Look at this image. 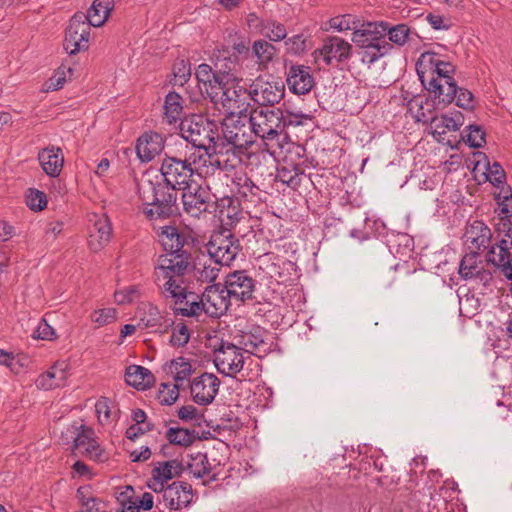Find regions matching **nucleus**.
<instances>
[{
  "mask_svg": "<svg viewBox=\"0 0 512 512\" xmlns=\"http://www.w3.org/2000/svg\"><path fill=\"white\" fill-rule=\"evenodd\" d=\"M420 82L426 91L425 99L422 100L419 95L414 96L408 102V107L409 110H412L413 104L417 106L416 122L432 126L434 122L438 121V116L435 112L447 108L454 102L455 93L458 91V84L456 81H447V83L437 82L434 78L422 79Z\"/></svg>",
  "mask_w": 512,
  "mask_h": 512,
  "instance_id": "obj_1",
  "label": "nucleus"
},
{
  "mask_svg": "<svg viewBox=\"0 0 512 512\" xmlns=\"http://www.w3.org/2000/svg\"><path fill=\"white\" fill-rule=\"evenodd\" d=\"M216 125L200 114L185 116L180 124L179 131L183 139L194 148L203 150L210 159L211 165L220 167V161H212L214 155L223 153V147L219 143L220 137L214 132Z\"/></svg>",
  "mask_w": 512,
  "mask_h": 512,
  "instance_id": "obj_2",
  "label": "nucleus"
},
{
  "mask_svg": "<svg viewBox=\"0 0 512 512\" xmlns=\"http://www.w3.org/2000/svg\"><path fill=\"white\" fill-rule=\"evenodd\" d=\"M149 193L138 190L142 201V212L150 221L167 220L180 215L177 203V188L159 181L148 182Z\"/></svg>",
  "mask_w": 512,
  "mask_h": 512,
  "instance_id": "obj_3",
  "label": "nucleus"
},
{
  "mask_svg": "<svg viewBox=\"0 0 512 512\" xmlns=\"http://www.w3.org/2000/svg\"><path fill=\"white\" fill-rule=\"evenodd\" d=\"M382 26L383 21L366 22L353 31L352 42L364 49L361 58L363 63L373 64L393 49V45L385 39V28Z\"/></svg>",
  "mask_w": 512,
  "mask_h": 512,
  "instance_id": "obj_4",
  "label": "nucleus"
},
{
  "mask_svg": "<svg viewBox=\"0 0 512 512\" xmlns=\"http://www.w3.org/2000/svg\"><path fill=\"white\" fill-rule=\"evenodd\" d=\"M249 122L254 136L264 140L267 146L271 142L280 146V142L285 141L281 108H256L250 113Z\"/></svg>",
  "mask_w": 512,
  "mask_h": 512,
  "instance_id": "obj_5",
  "label": "nucleus"
},
{
  "mask_svg": "<svg viewBox=\"0 0 512 512\" xmlns=\"http://www.w3.org/2000/svg\"><path fill=\"white\" fill-rule=\"evenodd\" d=\"M220 218L222 225L211 234L207 243V251L216 264L228 266L241 252L242 246L231 229L224 226L223 211L220 212Z\"/></svg>",
  "mask_w": 512,
  "mask_h": 512,
  "instance_id": "obj_6",
  "label": "nucleus"
},
{
  "mask_svg": "<svg viewBox=\"0 0 512 512\" xmlns=\"http://www.w3.org/2000/svg\"><path fill=\"white\" fill-rule=\"evenodd\" d=\"M235 112L225 118L222 122V138L219 143L223 147V152H229L231 149L247 148L254 143V133L252 132L251 122L247 123L244 119L246 114H239L238 118L234 117Z\"/></svg>",
  "mask_w": 512,
  "mask_h": 512,
  "instance_id": "obj_7",
  "label": "nucleus"
},
{
  "mask_svg": "<svg viewBox=\"0 0 512 512\" xmlns=\"http://www.w3.org/2000/svg\"><path fill=\"white\" fill-rule=\"evenodd\" d=\"M175 257L174 261H169L166 272V283L163 289L170 297L175 298V305H182L184 299L189 295H194V292L188 291L187 288L182 287L183 281H177L175 278L184 276L191 267L192 252L180 253L172 255Z\"/></svg>",
  "mask_w": 512,
  "mask_h": 512,
  "instance_id": "obj_8",
  "label": "nucleus"
},
{
  "mask_svg": "<svg viewBox=\"0 0 512 512\" xmlns=\"http://www.w3.org/2000/svg\"><path fill=\"white\" fill-rule=\"evenodd\" d=\"M416 72L420 81L434 78L437 82L456 81V66L432 51L421 54L416 62Z\"/></svg>",
  "mask_w": 512,
  "mask_h": 512,
  "instance_id": "obj_9",
  "label": "nucleus"
},
{
  "mask_svg": "<svg viewBox=\"0 0 512 512\" xmlns=\"http://www.w3.org/2000/svg\"><path fill=\"white\" fill-rule=\"evenodd\" d=\"M194 172L189 160L165 154L160 167L163 179L159 182L167 186H174L177 190L182 189L183 186H187L193 181Z\"/></svg>",
  "mask_w": 512,
  "mask_h": 512,
  "instance_id": "obj_10",
  "label": "nucleus"
},
{
  "mask_svg": "<svg viewBox=\"0 0 512 512\" xmlns=\"http://www.w3.org/2000/svg\"><path fill=\"white\" fill-rule=\"evenodd\" d=\"M284 95L285 84L281 79L264 81L259 76L249 85V99L260 106L272 107L278 104Z\"/></svg>",
  "mask_w": 512,
  "mask_h": 512,
  "instance_id": "obj_11",
  "label": "nucleus"
},
{
  "mask_svg": "<svg viewBox=\"0 0 512 512\" xmlns=\"http://www.w3.org/2000/svg\"><path fill=\"white\" fill-rule=\"evenodd\" d=\"M183 209L192 216H199L204 212H209V205L214 203V195L209 187H203L192 181L182 189Z\"/></svg>",
  "mask_w": 512,
  "mask_h": 512,
  "instance_id": "obj_12",
  "label": "nucleus"
},
{
  "mask_svg": "<svg viewBox=\"0 0 512 512\" xmlns=\"http://www.w3.org/2000/svg\"><path fill=\"white\" fill-rule=\"evenodd\" d=\"M243 82L242 78L228 77L225 80V86L220 92V101L222 106L227 109L237 108L239 109L238 114L247 112L249 102L244 97L247 95L249 98V88L241 85Z\"/></svg>",
  "mask_w": 512,
  "mask_h": 512,
  "instance_id": "obj_13",
  "label": "nucleus"
},
{
  "mask_svg": "<svg viewBox=\"0 0 512 512\" xmlns=\"http://www.w3.org/2000/svg\"><path fill=\"white\" fill-rule=\"evenodd\" d=\"M195 77L202 96L208 98L213 104H218L221 89L225 86L223 77L218 76L217 72L206 63L197 67Z\"/></svg>",
  "mask_w": 512,
  "mask_h": 512,
  "instance_id": "obj_14",
  "label": "nucleus"
},
{
  "mask_svg": "<svg viewBox=\"0 0 512 512\" xmlns=\"http://www.w3.org/2000/svg\"><path fill=\"white\" fill-rule=\"evenodd\" d=\"M220 384V379L213 373H202L190 384L192 400L202 406L211 404L219 392Z\"/></svg>",
  "mask_w": 512,
  "mask_h": 512,
  "instance_id": "obj_15",
  "label": "nucleus"
},
{
  "mask_svg": "<svg viewBox=\"0 0 512 512\" xmlns=\"http://www.w3.org/2000/svg\"><path fill=\"white\" fill-rule=\"evenodd\" d=\"M158 236L163 250L169 255L191 252L195 241L190 234L180 232L172 225L161 227Z\"/></svg>",
  "mask_w": 512,
  "mask_h": 512,
  "instance_id": "obj_16",
  "label": "nucleus"
},
{
  "mask_svg": "<svg viewBox=\"0 0 512 512\" xmlns=\"http://www.w3.org/2000/svg\"><path fill=\"white\" fill-rule=\"evenodd\" d=\"M255 283V280L245 270L229 273L224 284L226 296H231L241 302L252 300Z\"/></svg>",
  "mask_w": 512,
  "mask_h": 512,
  "instance_id": "obj_17",
  "label": "nucleus"
},
{
  "mask_svg": "<svg viewBox=\"0 0 512 512\" xmlns=\"http://www.w3.org/2000/svg\"><path fill=\"white\" fill-rule=\"evenodd\" d=\"M310 67L300 64H291L286 72V82L293 94L305 95L315 85Z\"/></svg>",
  "mask_w": 512,
  "mask_h": 512,
  "instance_id": "obj_18",
  "label": "nucleus"
},
{
  "mask_svg": "<svg viewBox=\"0 0 512 512\" xmlns=\"http://www.w3.org/2000/svg\"><path fill=\"white\" fill-rule=\"evenodd\" d=\"M316 53L323 56L326 65H331L333 59L342 63L351 57L352 45L338 36H328L324 40L323 46L315 50L314 54Z\"/></svg>",
  "mask_w": 512,
  "mask_h": 512,
  "instance_id": "obj_19",
  "label": "nucleus"
},
{
  "mask_svg": "<svg viewBox=\"0 0 512 512\" xmlns=\"http://www.w3.org/2000/svg\"><path fill=\"white\" fill-rule=\"evenodd\" d=\"M231 296H226L224 285L214 283L205 288L203 299H205L207 315L210 317H219L230 305Z\"/></svg>",
  "mask_w": 512,
  "mask_h": 512,
  "instance_id": "obj_20",
  "label": "nucleus"
},
{
  "mask_svg": "<svg viewBox=\"0 0 512 512\" xmlns=\"http://www.w3.org/2000/svg\"><path fill=\"white\" fill-rule=\"evenodd\" d=\"M486 261L500 269L501 273L512 282V252L507 239L500 240L491 246L486 254Z\"/></svg>",
  "mask_w": 512,
  "mask_h": 512,
  "instance_id": "obj_21",
  "label": "nucleus"
},
{
  "mask_svg": "<svg viewBox=\"0 0 512 512\" xmlns=\"http://www.w3.org/2000/svg\"><path fill=\"white\" fill-rule=\"evenodd\" d=\"M163 149L162 136L157 132L142 134L136 144V152L141 162H149Z\"/></svg>",
  "mask_w": 512,
  "mask_h": 512,
  "instance_id": "obj_22",
  "label": "nucleus"
},
{
  "mask_svg": "<svg viewBox=\"0 0 512 512\" xmlns=\"http://www.w3.org/2000/svg\"><path fill=\"white\" fill-rule=\"evenodd\" d=\"M125 382L137 390H145L155 384L156 378L148 368L130 365L125 370Z\"/></svg>",
  "mask_w": 512,
  "mask_h": 512,
  "instance_id": "obj_23",
  "label": "nucleus"
},
{
  "mask_svg": "<svg viewBox=\"0 0 512 512\" xmlns=\"http://www.w3.org/2000/svg\"><path fill=\"white\" fill-rule=\"evenodd\" d=\"M435 129L432 131V136L438 141L442 142V135L446 133L445 129L449 131H458L464 124V115L459 110H452L444 113L438 117V121L434 122Z\"/></svg>",
  "mask_w": 512,
  "mask_h": 512,
  "instance_id": "obj_24",
  "label": "nucleus"
},
{
  "mask_svg": "<svg viewBox=\"0 0 512 512\" xmlns=\"http://www.w3.org/2000/svg\"><path fill=\"white\" fill-rule=\"evenodd\" d=\"M43 171L50 177H57L62 169L64 157L60 148H44L38 154Z\"/></svg>",
  "mask_w": 512,
  "mask_h": 512,
  "instance_id": "obj_25",
  "label": "nucleus"
},
{
  "mask_svg": "<svg viewBox=\"0 0 512 512\" xmlns=\"http://www.w3.org/2000/svg\"><path fill=\"white\" fill-rule=\"evenodd\" d=\"M112 235V227L107 219H99L90 229L89 233V247L93 251H99L106 246Z\"/></svg>",
  "mask_w": 512,
  "mask_h": 512,
  "instance_id": "obj_26",
  "label": "nucleus"
},
{
  "mask_svg": "<svg viewBox=\"0 0 512 512\" xmlns=\"http://www.w3.org/2000/svg\"><path fill=\"white\" fill-rule=\"evenodd\" d=\"M163 109V120L170 125L175 124L177 121L181 122V120L185 117L183 98L179 93L175 91H170L165 96Z\"/></svg>",
  "mask_w": 512,
  "mask_h": 512,
  "instance_id": "obj_27",
  "label": "nucleus"
},
{
  "mask_svg": "<svg viewBox=\"0 0 512 512\" xmlns=\"http://www.w3.org/2000/svg\"><path fill=\"white\" fill-rule=\"evenodd\" d=\"M214 70L218 76L226 80L228 77H235L232 72L238 65L239 58L235 53H231L228 49L218 50L214 54Z\"/></svg>",
  "mask_w": 512,
  "mask_h": 512,
  "instance_id": "obj_28",
  "label": "nucleus"
},
{
  "mask_svg": "<svg viewBox=\"0 0 512 512\" xmlns=\"http://www.w3.org/2000/svg\"><path fill=\"white\" fill-rule=\"evenodd\" d=\"M165 436L169 444L185 448L191 446L195 440L202 439L195 430L183 427H170Z\"/></svg>",
  "mask_w": 512,
  "mask_h": 512,
  "instance_id": "obj_29",
  "label": "nucleus"
},
{
  "mask_svg": "<svg viewBox=\"0 0 512 512\" xmlns=\"http://www.w3.org/2000/svg\"><path fill=\"white\" fill-rule=\"evenodd\" d=\"M197 298L198 295L196 293H194V295L187 296V298L184 299L182 303L187 307H174V313L184 317H199L203 312L207 314L208 310H206V304L205 299H203V295L199 300H197Z\"/></svg>",
  "mask_w": 512,
  "mask_h": 512,
  "instance_id": "obj_30",
  "label": "nucleus"
},
{
  "mask_svg": "<svg viewBox=\"0 0 512 512\" xmlns=\"http://www.w3.org/2000/svg\"><path fill=\"white\" fill-rule=\"evenodd\" d=\"M113 7V0H94L91 8L88 11L90 16V24H92L93 27L102 26L108 19Z\"/></svg>",
  "mask_w": 512,
  "mask_h": 512,
  "instance_id": "obj_31",
  "label": "nucleus"
},
{
  "mask_svg": "<svg viewBox=\"0 0 512 512\" xmlns=\"http://www.w3.org/2000/svg\"><path fill=\"white\" fill-rule=\"evenodd\" d=\"M137 315L140 320L139 325L142 324L145 328L162 326V319H164V316L161 315L157 306L151 303H146L139 307Z\"/></svg>",
  "mask_w": 512,
  "mask_h": 512,
  "instance_id": "obj_32",
  "label": "nucleus"
},
{
  "mask_svg": "<svg viewBox=\"0 0 512 512\" xmlns=\"http://www.w3.org/2000/svg\"><path fill=\"white\" fill-rule=\"evenodd\" d=\"M259 27L260 33L271 42H280L287 37L286 27L276 20L268 19L261 21Z\"/></svg>",
  "mask_w": 512,
  "mask_h": 512,
  "instance_id": "obj_33",
  "label": "nucleus"
},
{
  "mask_svg": "<svg viewBox=\"0 0 512 512\" xmlns=\"http://www.w3.org/2000/svg\"><path fill=\"white\" fill-rule=\"evenodd\" d=\"M382 28H385V37L388 36L389 41L398 46H403L412 33L408 25L403 23L391 26L390 23L383 21Z\"/></svg>",
  "mask_w": 512,
  "mask_h": 512,
  "instance_id": "obj_34",
  "label": "nucleus"
},
{
  "mask_svg": "<svg viewBox=\"0 0 512 512\" xmlns=\"http://www.w3.org/2000/svg\"><path fill=\"white\" fill-rule=\"evenodd\" d=\"M166 366L169 367L171 373H174L175 384L188 379L193 372L190 361L184 357L172 359L169 363H166Z\"/></svg>",
  "mask_w": 512,
  "mask_h": 512,
  "instance_id": "obj_35",
  "label": "nucleus"
},
{
  "mask_svg": "<svg viewBox=\"0 0 512 512\" xmlns=\"http://www.w3.org/2000/svg\"><path fill=\"white\" fill-rule=\"evenodd\" d=\"M276 53V47L264 39L256 40L252 45V54L257 57L259 63L261 64H267L271 62Z\"/></svg>",
  "mask_w": 512,
  "mask_h": 512,
  "instance_id": "obj_36",
  "label": "nucleus"
},
{
  "mask_svg": "<svg viewBox=\"0 0 512 512\" xmlns=\"http://www.w3.org/2000/svg\"><path fill=\"white\" fill-rule=\"evenodd\" d=\"M468 133H461V140L471 148H481L486 144V133L480 125L467 126Z\"/></svg>",
  "mask_w": 512,
  "mask_h": 512,
  "instance_id": "obj_37",
  "label": "nucleus"
},
{
  "mask_svg": "<svg viewBox=\"0 0 512 512\" xmlns=\"http://www.w3.org/2000/svg\"><path fill=\"white\" fill-rule=\"evenodd\" d=\"M190 457L193 462L188 463L186 469L189 470L195 478H203L211 472L212 467L206 453L198 452L195 456L190 455Z\"/></svg>",
  "mask_w": 512,
  "mask_h": 512,
  "instance_id": "obj_38",
  "label": "nucleus"
},
{
  "mask_svg": "<svg viewBox=\"0 0 512 512\" xmlns=\"http://www.w3.org/2000/svg\"><path fill=\"white\" fill-rule=\"evenodd\" d=\"M310 119L311 116L303 112H293L289 109H282V122H284V140L289 138V128L301 126Z\"/></svg>",
  "mask_w": 512,
  "mask_h": 512,
  "instance_id": "obj_39",
  "label": "nucleus"
},
{
  "mask_svg": "<svg viewBox=\"0 0 512 512\" xmlns=\"http://www.w3.org/2000/svg\"><path fill=\"white\" fill-rule=\"evenodd\" d=\"M74 69L61 65L46 82L47 90L57 91L61 89L67 80H71Z\"/></svg>",
  "mask_w": 512,
  "mask_h": 512,
  "instance_id": "obj_40",
  "label": "nucleus"
},
{
  "mask_svg": "<svg viewBox=\"0 0 512 512\" xmlns=\"http://www.w3.org/2000/svg\"><path fill=\"white\" fill-rule=\"evenodd\" d=\"M266 330L260 326L253 327L248 333L242 336L241 343L247 348V351L253 353L260 345L264 344V334Z\"/></svg>",
  "mask_w": 512,
  "mask_h": 512,
  "instance_id": "obj_41",
  "label": "nucleus"
},
{
  "mask_svg": "<svg viewBox=\"0 0 512 512\" xmlns=\"http://www.w3.org/2000/svg\"><path fill=\"white\" fill-rule=\"evenodd\" d=\"M163 501L170 510H177L181 504H189L190 499L186 496L185 499H181L178 490L174 488L173 483L166 485L163 490Z\"/></svg>",
  "mask_w": 512,
  "mask_h": 512,
  "instance_id": "obj_42",
  "label": "nucleus"
},
{
  "mask_svg": "<svg viewBox=\"0 0 512 512\" xmlns=\"http://www.w3.org/2000/svg\"><path fill=\"white\" fill-rule=\"evenodd\" d=\"M482 182H490L495 188L506 182V174L498 162L489 165L487 172H482Z\"/></svg>",
  "mask_w": 512,
  "mask_h": 512,
  "instance_id": "obj_43",
  "label": "nucleus"
},
{
  "mask_svg": "<svg viewBox=\"0 0 512 512\" xmlns=\"http://www.w3.org/2000/svg\"><path fill=\"white\" fill-rule=\"evenodd\" d=\"M494 233L498 243L500 240L507 239L509 249L512 248V220L507 217H499L494 224Z\"/></svg>",
  "mask_w": 512,
  "mask_h": 512,
  "instance_id": "obj_44",
  "label": "nucleus"
},
{
  "mask_svg": "<svg viewBox=\"0 0 512 512\" xmlns=\"http://www.w3.org/2000/svg\"><path fill=\"white\" fill-rule=\"evenodd\" d=\"M180 384H174L173 388L170 389V385L167 383H161L157 394L159 403L164 406H170L174 404L179 397Z\"/></svg>",
  "mask_w": 512,
  "mask_h": 512,
  "instance_id": "obj_45",
  "label": "nucleus"
},
{
  "mask_svg": "<svg viewBox=\"0 0 512 512\" xmlns=\"http://www.w3.org/2000/svg\"><path fill=\"white\" fill-rule=\"evenodd\" d=\"M26 205L33 211H42L46 208L47 197L43 191L29 188L26 194Z\"/></svg>",
  "mask_w": 512,
  "mask_h": 512,
  "instance_id": "obj_46",
  "label": "nucleus"
},
{
  "mask_svg": "<svg viewBox=\"0 0 512 512\" xmlns=\"http://www.w3.org/2000/svg\"><path fill=\"white\" fill-rule=\"evenodd\" d=\"M479 252H472L469 255H466L460 262L459 265V275L465 279H472L476 274L475 270H478L479 266L476 263V258Z\"/></svg>",
  "mask_w": 512,
  "mask_h": 512,
  "instance_id": "obj_47",
  "label": "nucleus"
},
{
  "mask_svg": "<svg viewBox=\"0 0 512 512\" xmlns=\"http://www.w3.org/2000/svg\"><path fill=\"white\" fill-rule=\"evenodd\" d=\"M453 103L466 111H474L475 109V97L473 93L463 87L458 86V91L455 93V100Z\"/></svg>",
  "mask_w": 512,
  "mask_h": 512,
  "instance_id": "obj_48",
  "label": "nucleus"
},
{
  "mask_svg": "<svg viewBox=\"0 0 512 512\" xmlns=\"http://www.w3.org/2000/svg\"><path fill=\"white\" fill-rule=\"evenodd\" d=\"M284 44L287 53L293 55H302L307 51V40L303 34H297L289 38L286 37Z\"/></svg>",
  "mask_w": 512,
  "mask_h": 512,
  "instance_id": "obj_49",
  "label": "nucleus"
},
{
  "mask_svg": "<svg viewBox=\"0 0 512 512\" xmlns=\"http://www.w3.org/2000/svg\"><path fill=\"white\" fill-rule=\"evenodd\" d=\"M174 462L164 461L159 467L152 469L153 481H161L165 483L175 477L173 469Z\"/></svg>",
  "mask_w": 512,
  "mask_h": 512,
  "instance_id": "obj_50",
  "label": "nucleus"
},
{
  "mask_svg": "<svg viewBox=\"0 0 512 512\" xmlns=\"http://www.w3.org/2000/svg\"><path fill=\"white\" fill-rule=\"evenodd\" d=\"M190 339V332L185 323H180L173 329L170 337V344L173 347H183Z\"/></svg>",
  "mask_w": 512,
  "mask_h": 512,
  "instance_id": "obj_51",
  "label": "nucleus"
},
{
  "mask_svg": "<svg viewBox=\"0 0 512 512\" xmlns=\"http://www.w3.org/2000/svg\"><path fill=\"white\" fill-rule=\"evenodd\" d=\"M234 183L237 186V194L242 198H247L249 195H255L254 190H258V187L248 177H238Z\"/></svg>",
  "mask_w": 512,
  "mask_h": 512,
  "instance_id": "obj_52",
  "label": "nucleus"
},
{
  "mask_svg": "<svg viewBox=\"0 0 512 512\" xmlns=\"http://www.w3.org/2000/svg\"><path fill=\"white\" fill-rule=\"evenodd\" d=\"M488 226L480 220H475L466 228L465 237L466 242H472L478 239L481 234L488 233Z\"/></svg>",
  "mask_w": 512,
  "mask_h": 512,
  "instance_id": "obj_53",
  "label": "nucleus"
},
{
  "mask_svg": "<svg viewBox=\"0 0 512 512\" xmlns=\"http://www.w3.org/2000/svg\"><path fill=\"white\" fill-rule=\"evenodd\" d=\"M173 73L179 85H184L191 76L190 64L184 60L176 62L173 66Z\"/></svg>",
  "mask_w": 512,
  "mask_h": 512,
  "instance_id": "obj_54",
  "label": "nucleus"
},
{
  "mask_svg": "<svg viewBox=\"0 0 512 512\" xmlns=\"http://www.w3.org/2000/svg\"><path fill=\"white\" fill-rule=\"evenodd\" d=\"M33 337H34V338H37V339H42V340H49V341H51V340L56 339V338H57V335H56V333H55V330L52 328V326H50V325L48 324V322L46 321V319H45V318H43V319L39 322V324H38V326H37L36 330L34 331V333H33Z\"/></svg>",
  "mask_w": 512,
  "mask_h": 512,
  "instance_id": "obj_55",
  "label": "nucleus"
},
{
  "mask_svg": "<svg viewBox=\"0 0 512 512\" xmlns=\"http://www.w3.org/2000/svg\"><path fill=\"white\" fill-rule=\"evenodd\" d=\"M82 431L77 434L74 439V448L78 450L80 453L86 449L92 441H95L91 435L93 434L92 429L86 428L84 425L81 426Z\"/></svg>",
  "mask_w": 512,
  "mask_h": 512,
  "instance_id": "obj_56",
  "label": "nucleus"
},
{
  "mask_svg": "<svg viewBox=\"0 0 512 512\" xmlns=\"http://www.w3.org/2000/svg\"><path fill=\"white\" fill-rule=\"evenodd\" d=\"M472 163V173L474 174L475 179H478V173L482 176V172H487L489 169L488 157L483 152H474Z\"/></svg>",
  "mask_w": 512,
  "mask_h": 512,
  "instance_id": "obj_57",
  "label": "nucleus"
},
{
  "mask_svg": "<svg viewBox=\"0 0 512 512\" xmlns=\"http://www.w3.org/2000/svg\"><path fill=\"white\" fill-rule=\"evenodd\" d=\"M36 386L44 390H51L61 387V383L55 381V374L51 368L41 374L36 380Z\"/></svg>",
  "mask_w": 512,
  "mask_h": 512,
  "instance_id": "obj_58",
  "label": "nucleus"
},
{
  "mask_svg": "<svg viewBox=\"0 0 512 512\" xmlns=\"http://www.w3.org/2000/svg\"><path fill=\"white\" fill-rule=\"evenodd\" d=\"M144 424L145 426H140V424L130 425L125 431V437L131 441H135L140 435L153 431L155 428V425L151 422Z\"/></svg>",
  "mask_w": 512,
  "mask_h": 512,
  "instance_id": "obj_59",
  "label": "nucleus"
},
{
  "mask_svg": "<svg viewBox=\"0 0 512 512\" xmlns=\"http://www.w3.org/2000/svg\"><path fill=\"white\" fill-rule=\"evenodd\" d=\"M65 34L68 36L69 41L76 40L77 42H80L82 44H88L90 31H87L79 27L76 28L73 25H68Z\"/></svg>",
  "mask_w": 512,
  "mask_h": 512,
  "instance_id": "obj_60",
  "label": "nucleus"
},
{
  "mask_svg": "<svg viewBox=\"0 0 512 512\" xmlns=\"http://www.w3.org/2000/svg\"><path fill=\"white\" fill-rule=\"evenodd\" d=\"M117 312L114 308H104L98 311H94L92 314V320L99 325H105L116 319Z\"/></svg>",
  "mask_w": 512,
  "mask_h": 512,
  "instance_id": "obj_61",
  "label": "nucleus"
},
{
  "mask_svg": "<svg viewBox=\"0 0 512 512\" xmlns=\"http://www.w3.org/2000/svg\"><path fill=\"white\" fill-rule=\"evenodd\" d=\"M177 416L180 420L184 422L192 421V420H200L204 417L203 414L198 413V410L193 405H184L179 408L177 411Z\"/></svg>",
  "mask_w": 512,
  "mask_h": 512,
  "instance_id": "obj_62",
  "label": "nucleus"
},
{
  "mask_svg": "<svg viewBox=\"0 0 512 512\" xmlns=\"http://www.w3.org/2000/svg\"><path fill=\"white\" fill-rule=\"evenodd\" d=\"M69 25H73L76 28H82L87 31H91L90 16L89 13L76 12L70 19Z\"/></svg>",
  "mask_w": 512,
  "mask_h": 512,
  "instance_id": "obj_63",
  "label": "nucleus"
},
{
  "mask_svg": "<svg viewBox=\"0 0 512 512\" xmlns=\"http://www.w3.org/2000/svg\"><path fill=\"white\" fill-rule=\"evenodd\" d=\"M82 454H85L91 460L96 462H103L104 458V450L100 447V445L96 441H92L90 445L86 447Z\"/></svg>",
  "mask_w": 512,
  "mask_h": 512,
  "instance_id": "obj_64",
  "label": "nucleus"
}]
</instances>
